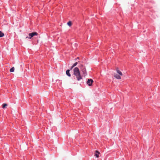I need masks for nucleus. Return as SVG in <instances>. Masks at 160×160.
I'll use <instances>...</instances> for the list:
<instances>
[{
    "instance_id": "f257e3e1",
    "label": "nucleus",
    "mask_w": 160,
    "mask_h": 160,
    "mask_svg": "<svg viewBox=\"0 0 160 160\" xmlns=\"http://www.w3.org/2000/svg\"><path fill=\"white\" fill-rule=\"evenodd\" d=\"M73 74L77 80L80 81L82 79V78L80 74L79 69L78 67H75L73 69Z\"/></svg>"
},
{
    "instance_id": "f03ea898",
    "label": "nucleus",
    "mask_w": 160,
    "mask_h": 160,
    "mask_svg": "<svg viewBox=\"0 0 160 160\" xmlns=\"http://www.w3.org/2000/svg\"><path fill=\"white\" fill-rule=\"evenodd\" d=\"M38 35V33L36 32H33L31 33H30L28 34L29 37L27 36L26 37V38H28L29 39H30L34 36H35V35Z\"/></svg>"
},
{
    "instance_id": "7ed1b4c3",
    "label": "nucleus",
    "mask_w": 160,
    "mask_h": 160,
    "mask_svg": "<svg viewBox=\"0 0 160 160\" xmlns=\"http://www.w3.org/2000/svg\"><path fill=\"white\" fill-rule=\"evenodd\" d=\"M82 67L81 68V71L83 73V75L85 77L87 75L86 70L84 67L82 66Z\"/></svg>"
},
{
    "instance_id": "20e7f679",
    "label": "nucleus",
    "mask_w": 160,
    "mask_h": 160,
    "mask_svg": "<svg viewBox=\"0 0 160 160\" xmlns=\"http://www.w3.org/2000/svg\"><path fill=\"white\" fill-rule=\"evenodd\" d=\"M93 82V80L92 79H88L87 82V83L89 86H91L92 85V83Z\"/></svg>"
},
{
    "instance_id": "39448f33",
    "label": "nucleus",
    "mask_w": 160,
    "mask_h": 160,
    "mask_svg": "<svg viewBox=\"0 0 160 160\" xmlns=\"http://www.w3.org/2000/svg\"><path fill=\"white\" fill-rule=\"evenodd\" d=\"M114 77L117 79H121V77L119 75H118L117 74H114Z\"/></svg>"
},
{
    "instance_id": "423d86ee",
    "label": "nucleus",
    "mask_w": 160,
    "mask_h": 160,
    "mask_svg": "<svg viewBox=\"0 0 160 160\" xmlns=\"http://www.w3.org/2000/svg\"><path fill=\"white\" fill-rule=\"evenodd\" d=\"M95 156H96V157L97 158L99 157V155H98L100 154V152L97 150H96L95 151Z\"/></svg>"
},
{
    "instance_id": "0eeeda50",
    "label": "nucleus",
    "mask_w": 160,
    "mask_h": 160,
    "mask_svg": "<svg viewBox=\"0 0 160 160\" xmlns=\"http://www.w3.org/2000/svg\"><path fill=\"white\" fill-rule=\"evenodd\" d=\"M116 71H117V72L118 73V74L120 75H121V76H122V72L119 70L118 69V68H117V69Z\"/></svg>"
},
{
    "instance_id": "6e6552de",
    "label": "nucleus",
    "mask_w": 160,
    "mask_h": 160,
    "mask_svg": "<svg viewBox=\"0 0 160 160\" xmlns=\"http://www.w3.org/2000/svg\"><path fill=\"white\" fill-rule=\"evenodd\" d=\"M69 72L70 70L68 69L66 71V74L68 77L71 76V74Z\"/></svg>"
},
{
    "instance_id": "1a4fd4ad",
    "label": "nucleus",
    "mask_w": 160,
    "mask_h": 160,
    "mask_svg": "<svg viewBox=\"0 0 160 160\" xmlns=\"http://www.w3.org/2000/svg\"><path fill=\"white\" fill-rule=\"evenodd\" d=\"M4 36V33L0 31V37H2Z\"/></svg>"
},
{
    "instance_id": "9d476101",
    "label": "nucleus",
    "mask_w": 160,
    "mask_h": 160,
    "mask_svg": "<svg viewBox=\"0 0 160 160\" xmlns=\"http://www.w3.org/2000/svg\"><path fill=\"white\" fill-rule=\"evenodd\" d=\"M14 67H13L10 70V72H13L14 71Z\"/></svg>"
},
{
    "instance_id": "9b49d317",
    "label": "nucleus",
    "mask_w": 160,
    "mask_h": 160,
    "mask_svg": "<svg viewBox=\"0 0 160 160\" xmlns=\"http://www.w3.org/2000/svg\"><path fill=\"white\" fill-rule=\"evenodd\" d=\"M67 24L69 26H71L72 25V22H71L70 21L69 22H68V23H67Z\"/></svg>"
},
{
    "instance_id": "f8f14e48",
    "label": "nucleus",
    "mask_w": 160,
    "mask_h": 160,
    "mask_svg": "<svg viewBox=\"0 0 160 160\" xmlns=\"http://www.w3.org/2000/svg\"><path fill=\"white\" fill-rule=\"evenodd\" d=\"M7 106V104L6 103H4L2 104V108H4Z\"/></svg>"
},
{
    "instance_id": "ddd939ff",
    "label": "nucleus",
    "mask_w": 160,
    "mask_h": 160,
    "mask_svg": "<svg viewBox=\"0 0 160 160\" xmlns=\"http://www.w3.org/2000/svg\"><path fill=\"white\" fill-rule=\"evenodd\" d=\"M77 64H78V62H76L73 64V66L74 67L75 66H76L77 65Z\"/></svg>"
},
{
    "instance_id": "4468645a",
    "label": "nucleus",
    "mask_w": 160,
    "mask_h": 160,
    "mask_svg": "<svg viewBox=\"0 0 160 160\" xmlns=\"http://www.w3.org/2000/svg\"><path fill=\"white\" fill-rule=\"evenodd\" d=\"M74 67L73 66H72L71 68H70V69L71 70H72L73 68Z\"/></svg>"
},
{
    "instance_id": "2eb2a0df",
    "label": "nucleus",
    "mask_w": 160,
    "mask_h": 160,
    "mask_svg": "<svg viewBox=\"0 0 160 160\" xmlns=\"http://www.w3.org/2000/svg\"><path fill=\"white\" fill-rule=\"evenodd\" d=\"M78 58H77V59H78Z\"/></svg>"
}]
</instances>
